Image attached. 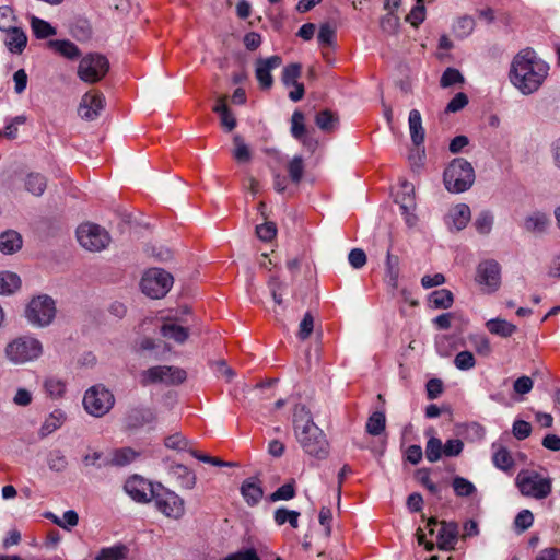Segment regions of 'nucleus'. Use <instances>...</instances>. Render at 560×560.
I'll list each match as a JSON object with an SVG mask.
<instances>
[{
  "label": "nucleus",
  "mask_w": 560,
  "mask_h": 560,
  "mask_svg": "<svg viewBox=\"0 0 560 560\" xmlns=\"http://www.w3.org/2000/svg\"><path fill=\"white\" fill-rule=\"evenodd\" d=\"M454 364L458 370L468 371L475 368L476 360L470 351H460L456 354Z\"/></svg>",
  "instance_id": "nucleus-52"
},
{
  "label": "nucleus",
  "mask_w": 560,
  "mask_h": 560,
  "mask_svg": "<svg viewBox=\"0 0 560 560\" xmlns=\"http://www.w3.org/2000/svg\"><path fill=\"white\" fill-rule=\"evenodd\" d=\"M282 63L281 57L275 55L269 58L262 59L259 58L256 61L255 74L256 79L259 82V85L264 90H268L273 84V78L271 75V71Z\"/></svg>",
  "instance_id": "nucleus-16"
},
{
  "label": "nucleus",
  "mask_w": 560,
  "mask_h": 560,
  "mask_svg": "<svg viewBox=\"0 0 560 560\" xmlns=\"http://www.w3.org/2000/svg\"><path fill=\"white\" fill-rule=\"evenodd\" d=\"M548 71L549 66L533 49L526 48L514 56L510 79L522 94L529 95L542 85Z\"/></svg>",
  "instance_id": "nucleus-1"
},
{
  "label": "nucleus",
  "mask_w": 560,
  "mask_h": 560,
  "mask_svg": "<svg viewBox=\"0 0 560 560\" xmlns=\"http://www.w3.org/2000/svg\"><path fill=\"white\" fill-rule=\"evenodd\" d=\"M486 327L491 334L503 338L512 336L517 330L514 324L501 318L489 319L486 323Z\"/></svg>",
  "instance_id": "nucleus-29"
},
{
  "label": "nucleus",
  "mask_w": 560,
  "mask_h": 560,
  "mask_svg": "<svg viewBox=\"0 0 560 560\" xmlns=\"http://www.w3.org/2000/svg\"><path fill=\"white\" fill-rule=\"evenodd\" d=\"M48 45L56 52H58L59 55H61L62 57H65L67 59L73 60V59L79 58L81 55L79 47L74 43H72L68 39L49 40Z\"/></svg>",
  "instance_id": "nucleus-26"
},
{
  "label": "nucleus",
  "mask_w": 560,
  "mask_h": 560,
  "mask_svg": "<svg viewBox=\"0 0 560 560\" xmlns=\"http://www.w3.org/2000/svg\"><path fill=\"white\" fill-rule=\"evenodd\" d=\"M164 445L170 450H176L178 452H189L194 451L190 447V442L179 432L174 433L165 438Z\"/></svg>",
  "instance_id": "nucleus-41"
},
{
  "label": "nucleus",
  "mask_w": 560,
  "mask_h": 560,
  "mask_svg": "<svg viewBox=\"0 0 560 560\" xmlns=\"http://www.w3.org/2000/svg\"><path fill=\"white\" fill-rule=\"evenodd\" d=\"M337 121L338 118L329 109H325L317 113L315 117V122L317 127L326 132L332 131L337 125Z\"/></svg>",
  "instance_id": "nucleus-42"
},
{
  "label": "nucleus",
  "mask_w": 560,
  "mask_h": 560,
  "mask_svg": "<svg viewBox=\"0 0 560 560\" xmlns=\"http://www.w3.org/2000/svg\"><path fill=\"white\" fill-rule=\"evenodd\" d=\"M295 497L294 481L288 482L278 488L273 493L270 494L269 499L272 502L280 500H291Z\"/></svg>",
  "instance_id": "nucleus-53"
},
{
  "label": "nucleus",
  "mask_w": 560,
  "mask_h": 560,
  "mask_svg": "<svg viewBox=\"0 0 560 560\" xmlns=\"http://www.w3.org/2000/svg\"><path fill=\"white\" fill-rule=\"evenodd\" d=\"M515 482L523 495L536 500L547 498L552 490V479L535 470H521Z\"/></svg>",
  "instance_id": "nucleus-4"
},
{
  "label": "nucleus",
  "mask_w": 560,
  "mask_h": 560,
  "mask_svg": "<svg viewBox=\"0 0 560 560\" xmlns=\"http://www.w3.org/2000/svg\"><path fill=\"white\" fill-rule=\"evenodd\" d=\"M105 105V97L100 92L85 93L79 104L78 113L81 118L94 120L98 117Z\"/></svg>",
  "instance_id": "nucleus-15"
},
{
  "label": "nucleus",
  "mask_w": 560,
  "mask_h": 560,
  "mask_svg": "<svg viewBox=\"0 0 560 560\" xmlns=\"http://www.w3.org/2000/svg\"><path fill=\"white\" fill-rule=\"evenodd\" d=\"M317 39L322 46H332L336 40V30L328 23L322 24Z\"/></svg>",
  "instance_id": "nucleus-54"
},
{
  "label": "nucleus",
  "mask_w": 560,
  "mask_h": 560,
  "mask_svg": "<svg viewBox=\"0 0 560 560\" xmlns=\"http://www.w3.org/2000/svg\"><path fill=\"white\" fill-rule=\"evenodd\" d=\"M472 346L478 354L487 357L491 353V345L487 337L476 336L472 339Z\"/></svg>",
  "instance_id": "nucleus-64"
},
{
  "label": "nucleus",
  "mask_w": 560,
  "mask_h": 560,
  "mask_svg": "<svg viewBox=\"0 0 560 560\" xmlns=\"http://www.w3.org/2000/svg\"><path fill=\"white\" fill-rule=\"evenodd\" d=\"M241 494L248 505H257L264 495L259 479L255 477L245 479L241 486Z\"/></svg>",
  "instance_id": "nucleus-20"
},
{
  "label": "nucleus",
  "mask_w": 560,
  "mask_h": 560,
  "mask_svg": "<svg viewBox=\"0 0 560 560\" xmlns=\"http://www.w3.org/2000/svg\"><path fill=\"white\" fill-rule=\"evenodd\" d=\"M22 236L14 230H8L0 234V252L5 255L16 253L22 248Z\"/></svg>",
  "instance_id": "nucleus-22"
},
{
  "label": "nucleus",
  "mask_w": 560,
  "mask_h": 560,
  "mask_svg": "<svg viewBox=\"0 0 560 560\" xmlns=\"http://www.w3.org/2000/svg\"><path fill=\"white\" fill-rule=\"evenodd\" d=\"M470 208L465 203H458L450 210L448 219L456 231L463 230L470 221Z\"/></svg>",
  "instance_id": "nucleus-23"
},
{
  "label": "nucleus",
  "mask_w": 560,
  "mask_h": 560,
  "mask_svg": "<svg viewBox=\"0 0 560 560\" xmlns=\"http://www.w3.org/2000/svg\"><path fill=\"white\" fill-rule=\"evenodd\" d=\"M386 418L381 411L373 412L366 422V432L371 435H380L385 430Z\"/></svg>",
  "instance_id": "nucleus-40"
},
{
  "label": "nucleus",
  "mask_w": 560,
  "mask_h": 560,
  "mask_svg": "<svg viewBox=\"0 0 560 560\" xmlns=\"http://www.w3.org/2000/svg\"><path fill=\"white\" fill-rule=\"evenodd\" d=\"M430 303L435 308H450L453 305V293L447 289L435 290L430 294Z\"/></svg>",
  "instance_id": "nucleus-37"
},
{
  "label": "nucleus",
  "mask_w": 560,
  "mask_h": 560,
  "mask_svg": "<svg viewBox=\"0 0 560 560\" xmlns=\"http://www.w3.org/2000/svg\"><path fill=\"white\" fill-rule=\"evenodd\" d=\"M186 377V371L180 368L159 365L145 370L142 373L141 383L148 385L150 383L161 382L167 385H177L183 383Z\"/></svg>",
  "instance_id": "nucleus-12"
},
{
  "label": "nucleus",
  "mask_w": 560,
  "mask_h": 560,
  "mask_svg": "<svg viewBox=\"0 0 560 560\" xmlns=\"http://www.w3.org/2000/svg\"><path fill=\"white\" fill-rule=\"evenodd\" d=\"M4 352L10 362L24 364L37 360L43 354V345L34 337L22 336L9 342Z\"/></svg>",
  "instance_id": "nucleus-5"
},
{
  "label": "nucleus",
  "mask_w": 560,
  "mask_h": 560,
  "mask_svg": "<svg viewBox=\"0 0 560 560\" xmlns=\"http://www.w3.org/2000/svg\"><path fill=\"white\" fill-rule=\"evenodd\" d=\"M464 82L465 79L459 70L455 68H447L441 77L440 85L442 88H450L454 84H463Z\"/></svg>",
  "instance_id": "nucleus-48"
},
{
  "label": "nucleus",
  "mask_w": 560,
  "mask_h": 560,
  "mask_svg": "<svg viewBox=\"0 0 560 560\" xmlns=\"http://www.w3.org/2000/svg\"><path fill=\"white\" fill-rule=\"evenodd\" d=\"M56 303L52 298L42 294L33 298L25 308V317L36 327L50 325L56 316Z\"/></svg>",
  "instance_id": "nucleus-6"
},
{
  "label": "nucleus",
  "mask_w": 560,
  "mask_h": 560,
  "mask_svg": "<svg viewBox=\"0 0 560 560\" xmlns=\"http://www.w3.org/2000/svg\"><path fill=\"white\" fill-rule=\"evenodd\" d=\"M256 233L260 240L268 242V241H271L276 236L277 229H276L275 223L267 222V223L257 225Z\"/></svg>",
  "instance_id": "nucleus-60"
},
{
  "label": "nucleus",
  "mask_w": 560,
  "mask_h": 560,
  "mask_svg": "<svg viewBox=\"0 0 560 560\" xmlns=\"http://www.w3.org/2000/svg\"><path fill=\"white\" fill-rule=\"evenodd\" d=\"M452 486L457 497H470L476 492L474 483L460 476L453 479Z\"/></svg>",
  "instance_id": "nucleus-44"
},
{
  "label": "nucleus",
  "mask_w": 560,
  "mask_h": 560,
  "mask_svg": "<svg viewBox=\"0 0 560 560\" xmlns=\"http://www.w3.org/2000/svg\"><path fill=\"white\" fill-rule=\"evenodd\" d=\"M294 435L310 456L324 459L329 454V443L324 431L314 422L311 411L304 405H295L293 409Z\"/></svg>",
  "instance_id": "nucleus-2"
},
{
  "label": "nucleus",
  "mask_w": 560,
  "mask_h": 560,
  "mask_svg": "<svg viewBox=\"0 0 560 560\" xmlns=\"http://www.w3.org/2000/svg\"><path fill=\"white\" fill-rule=\"evenodd\" d=\"M408 125L410 130L411 141L416 147L423 144L425 131L422 126V117L418 109H412L409 113Z\"/></svg>",
  "instance_id": "nucleus-21"
},
{
  "label": "nucleus",
  "mask_w": 560,
  "mask_h": 560,
  "mask_svg": "<svg viewBox=\"0 0 560 560\" xmlns=\"http://www.w3.org/2000/svg\"><path fill=\"white\" fill-rule=\"evenodd\" d=\"M288 173L291 180L299 184L304 174V162L302 156H294L288 164Z\"/></svg>",
  "instance_id": "nucleus-51"
},
{
  "label": "nucleus",
  "mask_w": 560,
  "mask_h": 560,
  "mask_svg": "<svg viewBox=\"0 0 560 560\" xmlns=\"http://www.w3.org/2000/svg\"><path fill=\"white\" fill-rule=\"evenodd\" d=\"M154 420V413L149 408H131L124 418L126 430H137Z\"/></svg>",
  "instance_id": "nucleus-19"
},
{
  "label": "nucleus",
  "mask_w": 560,
  "mask_h": 560,
  "mask_svg": "<svg viewBox=\"0 0 560 560\" xmlns=\"http://www.w3.org/2000/svg\"><path fill=\"white\" fill-rule=\"evenodd\" d=\"M21 285L20 277L11 271L0 272V294H12Z\"/></svg>",
  "instance_id": "nucleus-33"
},
{
  "label": "nucleus",
  "mask_w": 560,
  "mask_h": 560,
  "mask_svg": "<svg viewBox=\"0 0 560 560\" xmlns=\"http://www.w3.org/2000/svg\"><path fill=\"white\" fill-rule=\"evenodd\" d=\"M492 450V462L497 468L503 471H508L513 468L514 459L511 453L503 445L493 443Z\"/></svg>",
  "instance_id": "nucleus-24"
},
{
  "label": "nucleus",
  "mask_w": 560,
  "mask_h": 560,
  "mask_svg": "<svg viewBox=\"0 0 560 560\" xmlns=\"http://www.w3.org/2000/svg\"><path fill=\"white\" fill-rule=\"evenodd\" d=\"M549 225L548 217L542 212H535L528 215L524 221V228L529 232H545Z\"/></svg>",
  "instance_id": "nucleus-34"
},
{
  "label": "nucleus",
  "mask_w": 560,
  "mask_h": 560,
  "mask_svg": "<svg viewBox=\"0 0 560 560\" xmlns=\"http://www.w3.org/2000/svg\"><path fill=\"white\" fill-rule=\"evenodd\" d=\"M47 465L49 469L60 472L66 470L68 460L60 450H54L47 456Z\"/></svg>",
  "instance_id": "nucleus-46"
},
{
  "label": "nucleus",
  "mask_w": 560,
  "mask_h": 560,
  "mask_svg": "<svg viewBox=\"0 0 560 560\" xmlns=\"http://www.w3.org/2000/svg\"><path fill=\"white\" fill-rule=\"evenodd\" d=\"M443 454V444L442 441L435 436H432L427 442L425 446V457L430 463L438 462Z\"/></svg>",
  "instance_id": "nucleus-45"
},
{
  "label": "nucleus",
  "mask_w": 560,
  "mask_h": 560,
  "mask_svg": "<svg viewBox=\"0 0 560 560\" xmlns=\"http://www.w3.org/2000/svg\"><path fill=\"white\" fill-rule=\"evenodd\" d=\"M124 489L132 500L139 503H147L153 500L156 491V488L151 482L139 476H132L127 479Z\"/></svg>",
  "instance_id": "nucleus-14"
},
{
  "label": "nucleus",
  "mask_w": 560,
  "mask_h": 560,
  "mask_svg": "<svg viewBox=\"0 0 560 560\" xmlns=\"http://www.w3.org/2000/svg\"><path fill=\"white\" fill-rule=\"evenodd\" d=\"M171 474L185 489H192L196 485V475L188 467L177 464L171 467Z\"/></svg>",
  "instance_id": "nucleus-27"
},
{
  "label": "nucleus",
  "mask_w": 560,
  "mask_h": 560,
  "mask_svg": "<svg viewBox=\"0 0 560 560\" xmlns=\"http://www.w3.org/2000/svg\"><path fill=\"white\" fill-rule=\"evenodd\" d=\"M475 27V21L470 16H462L457 20L455 24V31L458 33L459 36H467L469 35Z\"/></svg>",
  "instance_id": "nucleus-59"
},
{
  "label": "nucleus",
  "mask_w": 560,
  "mask_h": 560,
  "mask_svg": "<svg viewBox=\"0 0 560 560\" xmlns=\"http://www.w3.org/2000/svg\"><path fill=\"white\" fill-rule=\"evenodd\" d=\"M128 548L125 545H115L102 548L95 560H124L127 557Z\"/></svg>",
  "instance_id": "nucleus-36"
},
{
  "label": "nucleus",
  "mask_w": 560,
  "mask_h": 560,
  "mask_svg": "<svg viewBox=\"0 0 560 560\" xmlns=\"http://www.w3.org/2000/svg\"><path fill=\"white\" fill-rule=\"evenodd\" d=\"M399 257L392 255L389 252L386 256V282L393 289H398L399 279Z\"/></svg>",
  "instance_id": "nucleus-30"
},
{
  "label": "nucleus",
  "mask_w": 560,
  "mask_h": 560,
  "mask_svg": "<svg viewBox=\"0 0 560 560\" xmlns=\"http://www.w3.org/2000/svg\"><path fill=\"white\" fill-rule=\"evenodd\" d=\"M233 158L238 163H247L252 160V152L248 145L245 143L244 139L240 135H235L233 137Z\"/></svg>",
  "instance_id": "nucleus-38"
},
{
  "label": "nucleus",
  "mask_w": 560,
  "mask_h": 560,
  "mask_svg": "<svg viewBox=\"0 0 560 560\" xmlns=\"http://www.w3.org/2000/svg\"><path fill=\"white\" fill-rule=\"evenodd\" d=\"M114 394L103 384L90 387L83 397L85 411L96 418L103 417L114 407Z\"/></svg>",
  "instance_id": "nucleus-7"
},
{
  "label": "nucleus",
  "mask_w": 560,
  "mask_h": 560,
  "mask_svg": "<svg viewBox=\"0 0 560 560\" xmlns=\"http://www.w3.org/2000/svg\"><path fill=\"white\" fill-rule=\"evenodd\" d=\"M314 329V317L311 313H306L299 326L298 337L301 340L307 339Z\"/></svg>",
  "instance_id": "nucleus-57"
},
{
  "label": "nucleus",
  "mask_w": 560,
  "mask_h": 560,
  "mask_svg": "<svg viewBox=\"0 0 560 560\" xmlns=\"http://www.w3.org/2000/svg\"><path fill=\"white\" fill-rule=\"evenodd\" d=\"M474 225L478 233L489 234L493 225V215L489 211H482L476 218Z\"/></svg>",
  "instance_id": "nucleus-49"
},
{
  "label": "nucleus",
  "mask_w": 560,
  "mask_h": 560,
  "mask_svg": "<svg viewBox=\"0 0 560 560\" xmlns=\"http://www.w3.org/2000/svg\"><path fill=\"white\" fill-rule=\"evenodd\" d=\"M397 202H399L401 212L406 217V222L409 225H413L416 221V217L412 214L416 207L413 196H400V194H398Z\"/></svg>",
  "instance_id": "nucleus-43"
},
{
  "label": "nucleus",
  "mask_w": 560,
  "mask_h": 560,
  "mask_svg": "<svg viewBox=\"0 0 560 560\" xmlns=\"http://www.w3.org/2000/svg\"><path fill=\"white\" fill-rule=\"evenodd\" d=\"M139 453L131 447H122L115 450L112 455L110 464L115 466H125L132 463Z\"/></svg>",
  "instance_id": "nucleus-39"
},
{
  "label": "nucleus",
  "mask_w": 560,
  "mask_h": 560,
  "mask_svg": "<svg viewBox=\"0 0 560 560\" xmlns=\"http://www.w3.org/2000/svg\"><path fill=\"white\" fill-rule=\"evenodd\" d=\"M155 508L165 516L178 520L185 513L184 500L174 491L160 486L153 495Z\"/></svg>",
  "instance_id": "nucleus-11"
},
{
  "label": "nucleus",
  "mask_w": 560,
  "mask_h": 560,
  "mask_svg": "<svg viewBox=\"0 0 560 560\" xmlns=\"http://www.w3.org/2000/svg\"><path fill=\"white\" fill-rule=\"evenodd\" d=\"M348 260L354 269H361L366 264V254L361 248H353L348 255Z\"/></svg>",
  "instance_id": "nucleus-58"
},
{
  "label": "nucleus",
  "mask_w": 560,
  "mask_h": 560,
  "mask_svg": "<svg viewBox=\"0 0 560 560\" xmlns=\"http://www.w3.org/2000/svg\"><path fill=\"white\" fill-rule=\"evenodd\" d=\"M184 320L177 316L165 319L161 327V335L177 343H184L189 337V330L180 324Z\"/></svg>",
  "instance_id": "nucleus-18"
},
{
  "label": "nucleus",
  "mask_w": 560,
  "mask_h": 560,
  "mask_svg": "<svg viewBox=\"0 0 560 560\" xmlns=\"http://www.w3.org/2000/svg\"><path fill=\"white\" fill-rule=\"evenodd\" d=\"M31 28L39 39H46L57 34L56 28L50 23L37 16L31 18Z\"/></svg>",
  "instance_id": "nucleus-31"
},
{
  "label": "nucleus",
  "mask_w": 560,
  "mask_h": 560,
  "mask_svg": "<svg viewBox=\"0 0 560 560\" xmlns=\"http://www.w3.org/2000/svg\"><path fill=\"white\" fill-rule=\"evenodd\" d=\"M306 127H305V116L302 112L295 110L291 117V135L296 140L303 142V144H307V140L305 138Z\"/></svg>",
  "instance_id": "nucleus-32"
},
{
  "label": "nucleus",
  "mask_w": 560,
  "mask_h": 560,
  "mask_svg": "<svg viewBox=\"0 0 560 560\" xmlns=\"http://www.w3.org/2000/svg\"><path fill=\"white\" fill-rule=\"evenodd\" d=\"M66 421V415L62 410H54L44 421L40 427L39 434L45 438L56 430H58Z\"/></svg>",
  "instance_id": "nucleus-28"
},
{
  "label": "nucleus",
  "mask_w": 560,
  "mask_h": 560,
  "mask_svg": "<svg viewBox=\"0 0 560 560\" xmlns=\"http://www.w3.org/2000/svg\"><path fill=\"white\" fill-rule=\"evenodd\" d=\"M464 448V443L459 439L447 440L443 445V454L447 457L458 456Z\"/></svg>",
  "instance_id": "nucleus-61"
},
{
  "label": "nucleus",
  "mask_w": 560,
  "mask_h": 560,
  "mask_svg": "<svg viewBox=\"0 0 560 560\" xmlns=\"http://www.w3.org/2000/svg\"><path fill=\"white\" fill-rule=\"evenodd\" d=\"M501 268L495 260L481 261L477 267L476 281L487 293L497 291L501 284Z\"/></svg>",
  "instance_id": "nucleus-13"
},
{
  "label": "nucleus",
  "mask_w": 560,
  "mask_h": 560,
  "mask_svg": "<svg viewBox=\"0 0 560 560\" xmlns=\"http://www.w3.org/2000/svg\"><path fill=\"white\" fill-rule=\"evenodd\" d=\"M458 540V525L455 522H441L436 535V545L441 550H453Z\"/></svg>",
  "instance_id": "nucleus-17"
},
{
  "label": "nucleus",
  "mask_w": 560,
  "mask_h": 560,
  "mask_svg": "<svg viewBox=\"0 0 560 560\" xmlns=\"http://www.w3.org/2000/svg\"><path fill=\"white\" fill-rule=\"evenodd\" d=\"M174 278L170 272L160 268H151L144 272L140 285L145 295L161 299L171 290Z\"/></svg>",
  "instance_id": "nucleus-8"
},
{
  "label": "nucleus",
  "mask_w": 560,
  "mask_h": 560,
  "mask_svg": "<svg viewBox=\"0 0 560 560\" xmlns=\"http://www.w3.org/2000/svg\"><path fill=\"white\" fill-rule=\"evenodd\" d=\"M5 45L11 52L21 54L27 44L26 34L19 27H12L7 31Z\"/></svg>",
  "instance_id": "nucleus-25"
},
{
  "label": "nucleus",
  "mask_w": 560,
  "mask_h": 560,
  "mask_svg": "<svg viewBox=\"0 0 560 560\" xmlns=\"http://www.w3.org/2000/svg\"><path fill=\"white\" fill-rule=\"evenodd\" d=\"M425 19V7L423 0H417L416 4L406 16V21L418 27Z\"/></svg>",
  "instance_id": "nucleus-50"
},
{
  "label": "nucleus",
  "mask_w": 560,
  "mask_h": 560,
  "mask_svg": "<svg viewBox=\"0 0 560 560\" xmlns=\"http://www.w3.org/2000/svg\"><path fill=\"white\" fill-rule=\"evenodd\" d=\"M44 387L50 397L58 398L65 393V384L57 378H47L44 383Z\"/></svg>",
  "instance_id": "nucleus-56"
},
{
  "label": "nucleus",
  "mask_w": 560,
  "mask_h": 560,
  "mask_svg": "<svg viewBox=\"0 0 560 560\" xmlns=\"http://www.w3.org/2000/svg\"><path fill=\"white\" fill-rule=\"evenodd\" d=\"M46 186L47 180L39 173H30L25 178V189L34 196H42Z\"/></svg>",
  "instance_id": "nucleus-35"
},
{
  "label": "nucleus",
  "mask_w": 560,
  "mask_h": 560,
  "mask_svg": "<svg viewBox=\"0 0 560 560\" xmlns=\"http://www.w3.org/2000/svg\"><path fill=\"white\" fill-rule=\"evenodd\" d=\"M468 104V97L465 93H457L447 104L446 112L456 113L463 109Z\"/></svg>",
  "instance_id": "nucleus-63"
},
{
  "label": "nucleus",
  "mask_w": 560,
  "mask_h": 560,
  "mask_svg": "<svg viewBox=\"0 0 560 560\" xmlns=\"http://www.w3.org/2000/svg\"><path fill=\"white\" fill-rule=\"evenodd\" d=\"M109 70L108 59L101 54L91 52L84 56L78 67V77L90 84L101 81Z\"/></svg>",
  "instance_id": "nucleus-9"
},
{
  "label": "nucleus",
  "mask_w": 560,
  "mask_h": 560,
  "mask_svg": "<svg viewBox=\"0 0 560 560\" xmlns=\"http://www.w3.org/2000/svg\"><path fill=\"white\" fill-rule=\"evenodd\" d=\"M534 522V515L529 510H522L514 520L515 528L520 532L528 529Z\"/></svg>",
  "instance_id": "nucleus-55"
},
{
  "label": "nucleus",
  "mask_w": 560,
  "mask_h": 560,
  "mask_svg": "<svg viewBox=\"0 0 560 560\" xmlns=\"http://www.w3.org/2000/svg\"><path fill=\"white\" fill-rule=\"evenodd\" d=\"M77 238L80 245L90 252H101L110 243L108 232L93 223L81 224L77 230Z\"/></svg>",
  "instance_id": "nucleus-10"
},
{
  "label": "nucleus",
  "mask_w": 560,
  "mask_h": 560,
  "mask_svg": "<svg viewBox=\"0 0 560 560\" xmlns=\"http://www.w3.org/2000/svg\"><path fill=\"white\" fill-rule=\"evenodd\" d=\"M301 65L290 63L282 70V82L285 86L299 84L298 79L301 75Z\"/></svg>",
  "instance_id": "nucleus-47"
},
{
  "label": "nucleus",
  "mask_w": 560,
  "mask_h": 560,
  "mask_svg": "<svg viewBox=\"0 0 560 560\" xmlns=\"http://www.w3.org/2000/svg\"><path fill=\"white\" fill-rule=\"evenodd\" d=\"M443 179L450 192H464L472 186L475 171L467 160L457 158L445 168Z\"/></svg>",
  "instance_id": "nucleus-3"
},
{
  "label": "nucleus",
  "mask_w": 560,
  "mask_h": 560,
  "mask_svg": "<svg viewBox=\"0 0 560 560\" xmlns=\"http://www.w3.org/2000/svg\"><path fill=\"white\" fill-rule=\"evenodd\" d=\"M381 27L388 34L396 33L399 27V18L394 15L392 12L387 13L381 20Z\"/></svg>",
  "instance_id": "nucleus-62"
}]
</instances>
